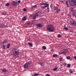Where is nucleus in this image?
Here are the masks:
<instances>
[{
	"label": "nucleus",
	"mask_w": 76,
	"mask_h": 76,
	"mask_svg": "<svg viewBox=\"0 0 76 76\" xmlns=\"http://www.w3.org/2000/svg\"><path fill=\"white\" fill-rule=\"evenodd\" d=\"M10 5V3H7L6 4L5 6H9Z\"/></svg>",
	"instance_id": "obj_19"
},
{
	"label": "nucleus",
	"mask_w": 76,
	"mask_h": 76,
	"mask_svg": "<svg viewBox=\"0 0 76 76\" xmlns=\"http://www.w3.org/2000/svg\"><path fill=\"white\" fill-rule=\"evenodd\" d=\"M28 41H29V39H28Z\"/></svg>",
	"instance_id": "obj_51"
},
{
	"label": "nucleus",
	"mask_w": 76,
	"mask_h": 76,
	"mask_svg": "<svg viewBox=\"0 0 76 76\" xmlns=\"http://www.w3.org/2000/svg\"><path fill=\"white\" fill-rule=\"evenodd\" d=\"M28 44L29 46V47H32L33 46V45H32V43H31L30 42H28Z\"/></svg>",
	"instance_id": "obj_11"
},
{
	"label": "nucleus",
	"mask_w": 76,
	"mask_h": 76,
	"mask_svg": "<svg viewBox=\"0 0 76 76\" xmlns=\"http://www.w3.org/2000/svg\"><path fill=\"white\" fill-rule=\"evenodd\" d=\"M59 59L60 61H63V58H60Z\"/></svg>",
	"instance_id": "obj_20"
},
{
	"label": "nucleus",
	"mask_w": 76,
	"mask_h": 76,
	"mask_svg": "<svg viewBox=\"0 0 76 76\" xmlns=\"http://www.w3.org/2000/svg\"><path fill=\"white\" fill-rule=\"evenodd\" d=\"M69 2L70 3V5H71L72 6H76V1H74V0H69Z\"/></svg>",
	"instance_id": "obj_3"
},
{
	"label": "nucleus",
	"mask_w": 76,
	"mask_h": 76,
	"mask_svg": "<svg viewBox=\"0 0 76 76\" xmlns=\"http://www.w3.org/2000/svg\"><path fill=\"white\" fill-rule=\"evenodd\" d=\"M27 18H26V17L25 16H24L23 17L22 20H23V21H25L26 20Z\"/></svg>",
	"instance_id": "obj_8"
},
{
	"label": "nucleus",
	"mask_w": 76,
	"mask_h": 76,
	"mask_svg": "<svg viewBox=\"0 0 76 76\" xmlns=\"http://www.w3.org/2000/svg\"><path fill=\"white\" fill-rule=\"evenodd\" d=\"M63 65H64V66H66V65H67V63H64L63 64Z\"/></svg>",
	"instance_id": "obj_38"
},
{
	"label": "nucleus",
	"mask_w": 76,
	"mask_h": 76,
	"mask_svg": "<svg viewBox=\"0 0 76 76\" xmlns=\"http://www.w3.org/2000/svg\"><path fill=\"white\" fill-rule=\"evenodd\" d=\"M70 73H73V71H72V69H70L69 71Z\"/></svg>",
	"instance_id": "obj_24"
},
{
	"label": "nucleus",
	"mask_w": 76,
	"mask_h": 76,
	"mask_svg": "<svg viewBox=\"0 0 76 76\" xmlns=\"http://www.w3.org/2000/svg\"><path fill=\"white\" fill-rule=\"evenodd\" d=\"M4 24L2 23L0 25V28H4Z\"/></svg>",
	"instance_id": "obj_12"
},
{
	"label": "nucleus",
	"mask_w": 76,
	"mask_h": 76,
	"mask_svg": "<svg viewBox=\"0 0 76 76\" xmlns=\"http://www.w3.org/2000/svg\"><path fill=\"white\" fill-rule=\"evenodd\" d=\"M67 60H69V59H70V57L68 56L67 57Z\"/></svg>",
	"instance_id": "obj_35"
},
{
	"label": "nucleus",
	"mask_w": 76,
	"mask_h": 76,
	"mask_svg": "<svg viewBox=\"0 0 76 76\" xmlns=\"http://www.w3.org/2000/svg\"><path fill=\"white\" fill-rule=\"evenodd\" d=\"M42 48H43V49H44V50H46V47L45 46H43L42 47Z\"/></svg>",
	"instance_id": "obj_28"
},
{
	"label": "nucleus",
	"mask_w": 76,
	"mask_h": 76,
	"mask_svg": "<svg viewBox=\"0 0 76 76\" xmlns=\"http://www.w3.org/2000/svg\"><path fill=\"white\" fill-rule=\"evenodd\" d=\"M53 51V49L51 50H50V51Z\"/></svg>",
	"instance_id": "obj_49"
},
{
	"label": "nucleus",
	"mask_w": 76,
	"mask_h": 76,
	"mask_svg": "<svg viewBox=\"0 0 76 76\" xmlns=\"http://www.w3.org/2000/svg\"><path fill=\"white\" fill-rule=\"evenodd\" d=\"M74 9V7H73V8H70V9H71V12H74V10H73Z\"/></svg>",
	"instance_id": "obj_18"
},
{
	"label": "nucleus",
	"mask_w": 76,
	"mask_h": 76,
	"mask_svg": "<svg viewBox=\"0 0 76 76\" xmlns=\"http://www.w3.org/2000/svg\"><path fill=\"white\" fill-rule=\"evenodd\" d=\"M7 42V41L6 40H5L2 43L4 44H6Z\"/></svg>",
	"instance_id": "obj_27"
},
{
	"label": "nucleus",
	"mask_w": 76,
	"mask_h": 76,
	"mask_svg": "<svg viewBox=\"0 0 76 76\" xmlns=\"http://www.w3.org/2000/svg\"><path fill=\"white\" fill-rule=\"evenodd\" d=\"M40 65H41L42 66H44V63L43 62L40 63Z\"/></svg>",
	"instance_id": "obj_23"
},
{
	"label": "nucleus",
	"mask_w": 76,
	"mask_h": 76,
	"mask_svg": "<svg viewBox=\"0 0 76 76\" xmlns=\"http://www.w3.org/2000/svg\"><path fill=\"white\" fill-rule=\"evenodd\" d=\"M58 57V55L57 54H55L53 55V57Z\"/></svg>",
	"instance_id": "obj_16"
},
{
	"label": "nucleus",
	"mask_w": 76,
	"mask_h": 76,
	"mask_svg": "<svg viewBox=\"0 0 76 76\" xmlns=\"http://www.w3.org/2000/svg\"><path fill=\"white\" fill-rule=\"evenodd\" d=\"M52 4H51L50 5V7H51V8H52Z\"/></svg>",
	"instance_id": "obj_48"
},
{
	"label": "nucleus",
	"mask_w": 76,
	"mask_h": 76,
	"mask_svg": "<svg viewBox=\"0 0 76 76\" xmlns=\"http://www.w3.org/2000/svg\"><path fill=\"white\" fill-rule=\"evenodd\" d=\"M5 45H3V49H5Z\"/></svg>",
	"instance_id": "obj_42"
},
{
	"label": "nucleus",
	"mask_w": 76,
	"mask_h": 76,
	"mask_svg": "<svg viewBox=\"0 0 76 76\" xmlns=\"http://www.w3.org/2000/svg\"><path fill=\"white\" fill-rule=\"evenodd\" d=\"M36 26H37L38 27H40V28H41V27H42V24H38L36 25Z\"/></svg>",
	"instance_id": "obj_10"
},
{
	"label": "nucleus",
	"mask_w": 76,
	"mask_h": 76,
	"mask_svg": "<svg viewBox=\"0 0 76 76\" xmlns=\"http://www.w3.org/2000/svg\"><path fill=\"white\" fill-rule=\"evenodd\" d=\"M45 7H49V4H48L46 3H45Z\"/></svg>",
	"instance_id": "obj_13"
},
{
	"label": "nucleus",
	"mask_w": 76,
	"mask_h": 76,
	"mask_svg": "<svg viewBox=\"0 0 76 76\" xmlns=\"http://www.w3.org/2000/svg\"><path fill=\"white\" fill-rule=\"evenodd\" d=\"M2 15H6V12L5 13H3L2 12L1 13Z\"/></svg>",
	"instance_id": "obj_31"
},
{
	"label": "nucleus",
	"mask_w": 76,
	"mask_h": 76,
	"mask_svg": "<svg viewBox=\"0 0 76 76\" xmlns=\"http://www.w3.org/2000/svg\"><path fill=\"white\" fill-rule=\"evenodd\" d=\"M70 32H73V30H71L70 31Z\"/></svg>",
	"instance_id": "obj_45"
},
{
	"label": "nucleus",
	"mask_w": 76,
	"mask_h": 76,
	"mask_svg": "<svg viewBox=\"0 0 76 76\" xmlns=\"http://www.w3.org/2000/svg\"><path fill=\"white\" fill-rule=\"evenodd\" d=\"M67 66L68 67H70V66H71V65L70 64H68Z\"/></svg>",
	"instance_id": "obj_30"
},
{
	"label": "nucleus",
	"mask_w": 76,
	"mask_h": 76,
	"mask_svg": "<svg viewBox=\"0 0 76 76\" xmlns=\"http://www.w3.org/2000/svg\"><path fill=\"white\" fill-rule=\"evenodd\" d=\"M2 72L4 73H6L8 72V70L6 69V68H4L2 70Z\"/></svg>",
	"instance_id": "obj_7"
},
{
	"label": "nucleus",
	"mask_w": 76,
	"mask_h": 76,
	"mask_svg": "<svg viewBox=\"0 0 76 76\" xmlns=\"http://www.w3.org/2000/svg\"><path fill=\"white\" fill-rule=\"evenodd\" d=\"M41 8L42 9V10L44 9H45L46 7L45 6H41Z\"/></svg>",
	"instance_id": "obj_14"
},
{
	"label": "nucleus",
	"mask_w": 76,
	"mask_h": 76,
	"mask_svg": "<svg viewBox=\"0 0 76 76\" xmlns=\"http://www.w3.org/2000/svg\"><path fill=\"white\" fill-rule=\"evenodd\" d=\"M34 76H38V73H36V74H34Z\"/></svg>",
	"instance_id": "obj_32"
},
{
	"label": "nucleus",
	"mask_w": 76,
	"mask_h": 76,
	"mask_svg": "<svg viewBox=\"0 0 76 76\" xmlns=\"http://www.w3.org/2000/svg\"><path fill=\"white\" fill-rule=\"evenodd\" d=\"M23 10L24 12H26V8H24Z\"/></svg>",
	"instance_id": "obj_41"
},
{
	"label": "nucleus",
	"mask_w": 76,
	"mask_h": 76,
	"mask_svg": "<svg viewBox=\"0 0 76 76\" xmlns=\"http://www.w3.org/2000/svg\"><path fill=\"white\" fill-rule=\"evenodd\" d=\"M47 10H48L47 11L48 12H48H50V10H49L50 8H49V7H48L47 8Z\"/></svg>",
	"instance_id": "obj_25"
},
{
	"label": "nucleus",
	"mask_w": 76,
	"mask_h": 76,
	"mask_svg": "<svg viewBox=\"0 0 76 76\" xmlns=\"http://www.w3.org/2000/svg\"><path fill=\"white\" fill-rule=\"evenodd\" d=\"M60 11V10L59 9L58 10H57L56 12H57V13H59V12Z\"/></svg>",
	"instance_id": "obj_33"
},
{
	"label": "nucleus",
	"mask_w": 76,
	"mask_h": 76,
	"mask_svg": "<svg viewBox=\"0 0 76 76\" xmlns=\"http://www.w3.org/2000/svg\"><path fill=\"white\" fill-rule=\"evenodd\" d=\"M61 37V35L60 34H58V38H60V37Z\"/></svg>",
	"instance_id": "obj_37"
},
{
	"label": "nucleus",
	"mask_w": 76,
	"mask_h": 76,
	"mask_svg": "<svg viewBox=\"0 0 76 76\" xmlns=\"http://www.w3.org/2000/svg\"><path fill=\"white\" fill-rule=\"evenodd\" d=\"M54 10H58V8H57V7H56V6H54Z\"/></svg>",
	"instance_id": "obj_22"
},
{
	"label": "nucleus",
	"mask_w": 76,
	"mask_h": 76,
	"mask_svg": "<svg viewBox=\"0 0 76 76\" xmlns=\"http://www.w3.org/2000/svg\"><path fill=\"white\" fill-rule=\"evenodd\" d=\"M33 19H36V16H35V15H34L33 16Z\"/></svg>",
	"instance_id": "obj_26"
},
{
	"label": "nucleus",
	"mask_w": 76,
	"mask_h": 76,
	"mask_svg": "<svg viewBox=\"0 0 76 76\" xmlns=\"http://www.w3.org/2000/svg\"><path fill=\"white\" fill-rule=\"evenodd\" d=\"M67 50L66 49H64V50L63 53L64 54H66L67 53Z\"/></svg>",
	"instance_id": "obj_9"
},
{
	"label": "nucleus",
	"mask_w": 76,
	"mask_h": 76,
	"mask_svg": "<svg viewBox=\"0 0 76 76\" xmlns=\"http://www.w3.org/2000/svg\"><path fill=\"white\" fill-rule=\"evenodd\" d=\"M38 13H39L37 12V13H36V14L34 15H35L36 17L38 16Z\"/></svg>",
	"instance_id": "obj_34"
},
{
	"label": "nucleus",
	"mask_w": 76,
	"mask_h": 76,
	"mask_svg": "<svg viewBox=\"0 0 76 76\" xmlns=\"http://www.w3.org/2000/svg\"><path fill=\"white\" fill-rule=\"evenodd\" d=\"M71 25L76 26V21H70Z\"/></svg>",
	"instance_id": "obj_4"
},
{
	"label": "nucleus",
	"mask_w": 76,
	"mask_h": 76,
	"mask_svg": "<svg viewBox=\"0 0 76 76\" xmlns=\"http://www.w3.org/2000/svg\"><path fill=\"white\" fill-rule=\"evenodd\" d=\"M28 64H31V61H29L27 63Z\"/></svg>",
	"instance_id": "obj_40"
},
{
	"label": "nucleus",
	"mask_w": 76,
	"mask_h": 76,
	"mask_svg": "<svg viewBox=\"0 0 76 76\" xmlns=\"http://www.w3.org/2000/svg\"><path fill=\"white\" fill-rule=\"evenodd\" d=\"M57 70V67H56L54 68L53 69V71H56V70Z\"/></svg>",
	"instance_id": "obj_21"
},
{
	"label": "nucleus",
	"mask_w": 76,
	"mask_h": 76,
	"mask_svg": "<svg viewBox=\"0 0 76 76\" xmlns=\"http://www.w3.org/2000/svg\"><path fill=\"white\" fill-rule=\"evenodd\" d=\"M74 58L75 59V60H76V56H74Z\"/></svg>",
	"instance_id": "obj_46"
},
{
	"label": "nucleus",
	"mask_w": 76,
	"mask_h": 76,
	"mask_svg": "<svg viewBox=\"0 0 76 76\" xmlns=\"http://www.w3.org/2000/svg\"><path fill=\"white\" fill-rule=\"evenodd\" d=\"M12 52L15 56H18L19 54V50L15 48L13 49Z\"/></svg>",
	"instance_id": "obj_2"
},
{
	"label": "nucleus",
	"mask_w": 76,
	"mask_h": 76,
	"mask_svg": "<svg viewBox=\"0 0 76 76\" xmlns=\"http://www.w3.org/2000/svg\"><path fill=\"white\" fill-rule=\"evenodd\" d=\"M64 28L65 29V30H68V28L67 27H65Z\"/></svg>",
	"instance_id": "obj_39"
},
{
	"label": "nucleus",
	"mask_w": 76,
	"mask_h": 76,
	"mask_svg": "<svg viewBox=\"0 0 76 76\" xmlns=\"http://www.w3.org/2000/svg\"><path fill=\"white\" fill-rule=\"evenodd\" d=\"M20 2H21V1H20V0H19L18 1V3H20Z\"/></svg>",
	"instance_id": "obj_44"
},
{
	"label": "nucleus",
	"mask_w": 76,
	"mask_h": 76,
	"mask_svg": "<svg viewBox=\"0 0 76 76\" xmlns=\"http://www.w3.org/2000/svg\"><path fill=\"white\" fill-rule=\"evenodd\" d=\"M40 4L41 5H45V3L43 2L40 3Z\"/></svg>",
	"instance_id": "obj_29"
},
{
	"label": "nucleus",
	"mask_w": 76,
	"mask_h": 76,
	"mask_svg": "<svg viewBox=\"0 0 76 76\" xmlns=\"http://www.w3.org/2000/svg\"><path fill=\"white\" fill-rule=\"evenodd\" d=\"M47 29L49 32H53L55 31V28L52 25L50 24L48 25Z\"/></svg>",
	"instance_id": "obj_1"
},
{
	"label": "nucleus",
	"mask_w": 76,
	"mask_h": 76,
	"mask_svg": "<svg viewBox=\"0 0 76 76\" xmlns=\"http://www.w3.org/2000/svg\"><path fill=\"white\" fill-rule=\"evenodd\" d=\"M46 76H50V75L49 74H46Z\"/></svg>",
	"instance_id": "obj_43"
},
{
	"label": "nucleus",
	"mask_w": 76,
	"mask_h": 76,
	"mask_svg": "<svg viewBox=\"0 0 76 76\" xmlns=\"http://www.w3.org/2000/svg\"><path fill=\"white\" fill-rule=\"evenodd\" d=\"M61 3H63V1H61Z\"/></svg>",
	"instance_id": "obj_50"
},
{
	"label": "nucleus",
	"mask_w": 76,
	"mask_h": 76,
	"mask_svg": "<svg viewBox=\"0 0 76 76\" xmlns=\"http://www.w3.org/2000/svg\"><path fill=\"white\" fill-rule=\"evenodd\" d=\"M4 27H6L8 28V26H7V25L5 26V25H4Z\"/></svg>",
	"instance_id": "obj_47"
},
{
	"label": "nucleus",
	"mask_w": 76,
	"mask_h": 76,
	"mask_svg": "<svg viewBox=\"0 0 76 76\" xmlns=\"http://www.w3.org/2000/svg\"><path fill=\"white\" fill-rule=\"evenodd\" d=\"M66 5L67 6V7H69V4H68V1H66Z\"/></svg>",
	"instance_id": "obj_17"
},
{
	"label": "nucleus",
	"mask_w": 76,
	"mask_h": 76,
	"mask_svg": "<svg viewBox=\"0 0 76 76\" xmlns=\"http://www.w3.org/2000/svg\"><path fill=\"white\" fill-rule=\"evenodd\" d=\"M28 66H29V65H28V63H26L24 65V67L25 69H28Z\"/></svg>",
	"instance_id": "obj_6"
},
{
	"label": "nucleus",
	"mask_w": 76,
	"mask_h": 76,
	"mask_svg": "<svg viewBox=\"0 0 76 76\" xmlns=\"http://www.w3.org/2000/svg\"><path fill=\"white\" fill-rule=\"evenodd\" d=\"M10 44H8L7 45V48H9L10 47Z\"/></svg>",
	"instance_id": "obj_15"
},
{
	"label": "nucleus",
	"mask_w": 76,
	"mask_h": 76,
	"mask_svg": "<svg viewBox=\"0 0 76 76\" xmlns=\"http://www.w3.org/2000/svg\"><path fill=\"white\" fill-rule=\"evenodd\" d=\"M33 7L35 9V8H36L37 7V5L33 6Z\"/></svg>",
	"instance_id": "obj_36"
},
{
	"label": "nucleus",
	"mask_w": 76,
	"mask_h": 76,
	"mask_svg": "<svg viewBox=\"0 0 76 76\" xmlns=\"http://www.w3.org/2000/svg\"><path fill=\"white\" fill-rule=\"evenodd\" d=\"M12 4L13 6H17V5H18V3L15 1H13Z\"/></svg>",
	"instance_id": "obj_5"
}]
</instances>
